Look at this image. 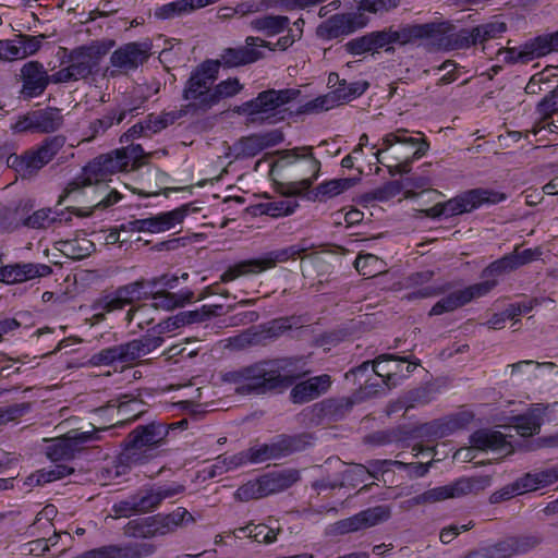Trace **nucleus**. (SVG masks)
Returning a JSON list of instances; mask_svg holds the SVG:
<instances>
[{
  "instance_id": "nucleus-39",
  "label": "nucleus",
  "mask_w": 558,
  "mask_h": 558,
  "mask_svg": "<svg viewBox=\"0 0 558 558\" xmlns=\"http://www.w3.org/2000/svg\"><path fill=\"white\" fill-rule=\"evenodd\" d=\"M536 112L541 119L532 129L534 135L545 129V125L542 124L545 120H548L554 113L558 112V88L551 90L538 102Z\"/></svg>"
},
{
  "instance_id": "nucleus-62",
  "label": "nucleus",
  "mask_w": 558,
  "mask_h": 558,
  "mask_svg": "<svg viewBox=\"0 0 558 558\" xmlns=\"http://www.w3.org/2000/svg\"><path fill=\"white\" fill-rule=\"evenodd\" d=\"M374 51L379 49L389 50L392 43L391 28L369 33Z\"/></svg>"
},
{
  "instance_id": "nucleus-27",
  "label": "nucleus",
  "mask_w": 558,
  "mask_h": 558,
  "mask_svg": "<svg viewBox=\"0 0 558 558\" xmlns=\"http://www.w3.org/2000/svg\"><path fill=\"white\" fill-rule=\"evenodd\" d=\"M244 47L227 48L222 51L220 59L221 62L227 66H239L248 64L263 58L262 51L257 50V47H266L265 40L250 36L245 40Z\"/></svg>"
},
{
  "instance_id": "nucleus-59",
  "label": "nucleus",
  "mask_w": 558,
  "mask_h": 558,
  "mask_svg": "<svg viewBox=\"0 0 558 558\" xmlns=\"http://www.w3.org/2000/svg\"><path fill=\"white\" fill-rule=\"evenodd\" d=\"M367 478V470L363 464H354L345 469L342 473L343 483L355 485L362 483Z\"/></svg>"
},
{
  "instance_id": "nucleus-29",
  "label": "nucleus",
  "mask_w": 558,
  "mask_h": 558,
  "mask_svg": "<svg viewBox=\"0 0 558 558\" xmlns=\"http://www.w3.org/2000/svg\"><path fill=\"white\" fill-rule=\"evenodd\" d=\"M23 78V93L27 97L40 95L50 83V76L43 64L36 61L25 63L21 70Z\"/></svg>"
},
{
  "instance_id": "nucleus-31",
  "label": "nucleus",
  "mask_w": 558,
  "mask_h": 558,
  "mask_svg": "<svg viewBox=\"0 0 558 558\" xmlns=\"http://www.w3.org/2000/svg\"><path fill=\"white\" fill-rule=\"evenodd\" d=\"M433 275V271L425 270L409 276L407 279V287L415 288V290L409 293L405 298L409 301L416 299L433 298L442 294L450 289V286L447 283L425 286L430 281Z\"/></svg>"
},
{
  "instance_id": "nucleus-43",
  "label": "nucleus",
  "mask_w": 558,
  "mask_h": 558,
  "mask_svg": "<svg viewBox=\"0 0 558 558\" xmlns=\"http://www.w3.org/2000/svg\"><path fill=\"white\" fill-rule=\"evenodd\" d=\"M391 515L389 506L380 505L359 512L363 530L387 521Z\"/></svg>"
},
{
  "instance_id": "nucleus-33",
  "label": "nucleus",
  "mask_w": 558,
  "mask_h": 558,
  "mask_svg": "<svg viewBox=\"0 0 558 558\" xmlns=\"http://www.w3.org/2000/svg\"><path fill=\"white\" fill-rule=\"evenodd\" d=\"M538 543L539 539L536 536H527L521 539L508 538L485 548L489 558H510L513 555L529 550Z\"/></svg>"
},
{
  "instance_id": "nucleus-22",
  "label": "nucleus",
  "mask_w": 558,
  "mask_h": 558,
  "mask_svg": "<svg viewBox=\"0 0 558 558\" xmlns=\"http://www.w3.org/2000/svg\"><path fill=\"white\" fill-rule=\"evenodd\" d=\"M296 449L295 439L288 436H280L269 444H259L244 450L246 464L263 463L268 460L280 459Z\"/></svg>"
},
{
  "instance_id": "nucleus-23",
  "label": "nucleus",
  "mask_w": 558,
  "mask_h": 558,
  "mask_svg": "<svg viewBox=\"0 0 558 558\" xmlns=\"http://www.w3.org/2000/svg\"><path fill=\"white\" fill-rule=\"evenodd\" d=\"M107 50L108 48L100 43H93L74 49L69 56L72 71H75L80 78L88 76Z\"/></svg>"
},
{
  "instance_id": "nucleus-17",
  "label": "nucleus",
  "mask_w": 558,
  "mask_h": 558,
  "mask_svg": "<svg viewBox=\"0 0 558 558\" xmlns=\"http://www.w3.org/2000/svg\"><path fill=\"white\" fill-rule=\"evenodd\" d=\"M97 439L94 426H92V430L71 429L63 436L51 439L46 448V453L52 461L71 460L88 444Z\"/></svg>"
},
{
  "instance_id": "nucleus-60",
  "label": "nucleus",
  "mask_w": 558,
  "mask_h": 558,
  "mask_svg": "<svg viewBox=\"0 0 558 558\" xmlns=\"http://www.w3.org/2000/svg\"><path fill=\"white\" fill-rule=\"evenodd\" d=\"M185 5L186 3H184L183 0L169 2L156 10V16L159 19H171L179 16L183 13H186Z\"/></svg>"
},
{
  "instance_id": "nucleus-53",
  "label": "nucleus",
  "mask_w": 558,
  "mask_h": 558,
  "mask_svg": "<svg viewBox=\"0 0 558 558\" xmlns=\"http://www.w3.org/2000/svg\"><path fill=\"white\" fill-rule=\"evenodd\" d=\"M248 538L257 543L271 544L277 539V533L265 524H251Z\"/></svg>"
},
{
  "instance_id": "nucleus-26",
  "label": "nucleus",
  "mask_w": 558,
  "mask_h": 558,
  "mask_svg": "<svg viewBox=\"0 0 558 558\" xmlns=\"http://www.w3.org/2000/svg\"><path fill=\"white\" fill-rule=\"evenodd\" d=\"M281 140V134L277 132L250 135L241 138L230 147L231 155L235 159L253 157L262 150L280 143Z\"/></svg>"
},
{
  "instance_id": "nucleus-51",
  "label": "nucleus",
  "mask_w": 558,
  "mask_h": 558,
  "mask_svg": "<svg viewBox=\"0 0 558 558\" xmlns=\"http://www.w3.org/2000/svg\"><path fill=\"white\" fill-rule=\"evenodd\" d=\"M15 39L20 60L35 54L41 47V39L39 37L19 35L15 36Z\"/></svg>"
},
{
  "instance_id": "nucleus-63",
  "label": "nucleus",
  "mask_w": 558,
  "mask_h": 558,
  "mask_svg": "<svg viewBox=\"0 0 558 558\" xmlns=\"http://www.w3.org/2000/svg\"><path fill=\"white\" fill-rule=\"evenodd\" d=\"M360 530H363L362 523L360 521L359 513L340 520L335 523L333 531L338 534H347L352 532H357Z\"/></svg>"
},
{
  "instance_id": "nucleus-5",
  "label": "nucleus",
  "mask_w": 558,
  "mask_h": 558,
  "mask_svg": "<svg viewBox=\"0 0 558 558\" xmlns=\"http://www.w3.org/2000/svg\"><path fill=\"white\" fill-rule=\"evenodd\" d=\"M518 247L519 246H515L513 253L505 255L502 258L492 263L483 272V277L485 278L483 281L462 290L466 304L474 299L487 295L497 286V276L535 260L542 255L538 247L525 248L522 252H519Z\"/></svg>"
},
{
  "instance_id": "nucleus-6",
  "label": "nucleus",
  "mask_w": 558,
  "mask_h": 558,
  "mask_svg": "<svg viewBox=\"0 0 558 558\" xmlns=\"http://www.w3.org/2000/svg\"><path fill=\"white\" fill-rule=\"evenodd\" d=\"M183 492L184 486L178 483L143 487L128 498L116 502L112 510L117 517L123 518L150 512L157 509L163 500Z\"/></svg>"
},
{
  "instance_id": "nucleus-42",
  "label": "nucleus",
  "mask_w": 558,
  "mask_h": 558,
  "mask_svg": "<svg viewBox=\"0 0 558 558\" xmlns=\"http://www.w3.org/2000/svg\"><path fill=\"white\" fill-rule=\"evenodd\" d=\"M289 20L287 16L281 15H266L254 19L251 26L254 31L263 32L268 36H274L283 31Z\"/></svg>"
},
{
  "instance_id": "nucleus-30",
  "label": "nucleus",
  "mask_w": 558,
  "mask_h": 558,
  "mask_svg": "<svg viewBox=\"0 0 558 558\" xmlns=\"http://www.w3.org/2000/svg\"><path fill=\"white\" fill-rule=\"evenodd\" d=\"M331 385V378L327 374L314 376L296 384L291 390V398L295 403H304L325 393Z\"/></svg>"
},
{
  "instance_id": "nucleus-9",
  "label": "nucleus",
  "mask_w": 558,
  "mask_h": 558,
  "mask_svg": "<svg viewBox=\"0 0 558 558\" xmlns=\"http://www.w3.org/2000/svg\"><path fill=\"white\" fill-rule=\"evenodd\" d=\"M184 211L174 209L167 213H160L156 216L138 219L129 222L128 226H122L120 230H113L109 233L106 244H126L128 242L142 241L140 233H160L173 229L182 222Z\"/></svg>"
},
{
  "instance_id": "nucleus-35",
  "label": "nucleus",
  "mask_w": 558,
  "mask_h": 558,
  "mask_svg": "<svg viewBox=\"0 0 558 558\" xmlns=\"http://www.w3.org/2000/svg\"><path fill=\"white\" fill-rule=\"evenodd\" d=\"M366 23V17L362 12L336 14L327 21L326 28L330 37H338L364 27Z\"/></svg>"
},
{
  "instance_id": "nucleus-49",
  "label": "nucleus",
  "mask_w": 558,
  "mask_h": 558,
  "mask_svg": "<svg viewBox=\"0 0 558 558\" xmlns=\"http://www.w3.org/2000/svg\"><path fill=\"white\" fill-rule=\"evenodd\" d=\"M104 168L108 172L109 177L114 173L126 170V161L123 159L121 149H116L109 154H105L97 157Z\"/></svg>"
},
{
  "instance_id": "nucleus-34",
  "label": "nucleus",
  "mask_w": 558,
  "mask_h": 558,
  "mask_svg": "<svg viewBox=\"0 0 558 558\" xmlns=\"http://www.w3.org/2000/svg\"><path fill=\"white\" fill-rule=\"evenodd\" d=\"M442 32L444 29L440 25L432 23L422 25H411L398 31L391 29V35L393 44L407 45L410 43H414L418 39L436 38Z\"/></svg>"
},
{
  "instance_id": "nucleus-38",
  "label": "nucleus",
  "mask_w": 558,
  "mask_h": 558,
  "mask_svg": "<svg viewBox=\"0 0 558 558\" xmlns=\"http://www.w3.org/2000/svg\"><path fill=\"white\" fill-rule=\"evenodd\" d=\"M298 207V201L287 197L259 204L257 209L262 215H266L271 218H281L292 215Z\"/></svg>"
},
{
  "instance_id": "nucleus-25",
  "label": "nucleus",
  "mask_w": 558,
  "mask_h": 558,
  "mask_svg": "<svg viewBox=\"0 0 558 558\" xmlns=\"http://www.w3.org/2000/svg\"><path fill=\"white\" fill-rule=\"evenodd\" d=\"M506 32V24L494 22L476 26L471 31L461 29L454 34V39L450 43L452 48H466L477 43L497 38Z\"/></svg>"
},
{
  "instance_id": "nucleus-56",
  "label": "nucleus",
  "mask_w": 558,
  "mask_h": 558,
  "mask_svg": "<svg viewBox=\"0 0 558 558\" xmlns=\"http://www.w3.org/2000/svg\"><path fill=\"white\" fill-rule=\"evenodd\" d=\"M51 214L50 209L36 210L24 221V225L34 229L47 227L56 220Z\"/></svg>"
},
{
  "instance_id": "nucleus-14",
  "label": "nucleus",
  "mask_w": 558,
  "mask_h": 558,
  "mask_svg": "<svg viewBox=\"0 0 558 558\" xmlns=\"http://www.w3.org/2000/svg\"><path fill=\"white\" fill-rule=\"evenodd\" d=\"M299 160H305L307 171L312 173L310 178L290 183L287 186L286 194L299 195L307 191L319 177L320 161L313 156L312 146L294 147L282 150L276 161V166L283 168L295 163Z\"/></svg>"
},
{
  "instance_id": "nucleus-54",
  "label": "nucleus",
  "mask_w": 558,
  "mask_h": 558,
  "mask_svg": "<svg viewBox=\"0 0 558 558\" xmlns=\"http://www.w3.org/2000/svg\"><path fill=\"white\" fill-rule=\"evenodd\" d=\"M400 0H361L359 10L371 13L386 12L398 7Z\"/></svg>"
},
{
  "instance_id": "nucleus-58",
  "label": "nucleus",
  "mask_w": 558,
  "mask_h": 558,
  "mask_svg": "<svg viewBox=\"0 0 558 558\" xmlns=\"http://www.w3.org/2000/svg\"><path fill=\"white\" fill-rule=\"evenodd\" d=\"M135 109L136 108H122L119 111L111 112V113L105 116L104 118L98 119L94 123V125H99V129L101 131H105L108 128L112 126L113 124H118V123L122 122L125 119V117L128 116V113L133 112Z\"/></svg>"
},
{
  "instance_id": "nucleus-3",
  "label": "nucleus",
  "mask_w": 558,
  "mask_h": 558,
  "mask_svg": "<svg viewBox=\"0 0 558 558\" xmlns=\"http://www.w3.org/2000/svg\"><path fill=\"white\" fill-rule=\"evenodd\" d=\"M109 178L108 172L104 168V163L96 157L82 169L78 177L68 184L60 202L63 197L73 196L80 191L96 185L90 190V205L85 207H72L71 213L77 217H89L96 210H106L122 199L121 193L104 184Z\"/></svg>"
},
{
  "instance_id": "nucleus-8",
  "label": "nucleus",
  "mask_w": 558,
  "mask_h": 558,
  "mask_svg": "<svg viewBox=\"0 0 558 558\" xmlns=\"http://www.w3.org/2000/svg\"><path fill=\"white\" fill-rule=\"evenodd\" d=\"M163 338L155 335H145L125 343L112 345L95 353L90 361L94 365L133 364L140 357L145 356L161 347Z\"/></svg>"
},
{
  "instance_id": "nucleus-7",
  "label": "nucleus",
  "mask_w": 558,
  "mask_h": 558,
  "mask_svg": "<svg viewBox=\"0 0 558 558\" xmlns=\"http://www.w3.org/2000/svg\"><path fill=\"white\" fill-rule=\"evenodd\" d=\"M193 521L194 518L185 508L178 507L168 514L159 513L151 517L130 520L124 526V534L129 537L136 538L165 536Z\"/></svg>"
},
{
  "instance_id": "nucleus-2",
  "label": "nucleus",
  "mask_w": 558,
  "mask_h": 558,
  "mask_svg": "<svg viewBox=\"0 0 558 558\" xmlns=\"http://www.w3.org/2000/svg\"><path fill=\"white\" fill-rule=\"evenodd\" d=\"M416 134L420 136H412L403 128L385 134L380 140V148L374 153L376 161L385 165L391 175L409 172L411 163L425 156L429 148L422 133Z\"/></svg>"
},
{
  "instance_id": "nucleus-20",
  "label": "nucleus",
  "mask_w": 558,
  "mask_h": 558,
  "mask_svg": "<svg viewBox=\"0 0 558 558\" xmlns=\"http://www.w3.org/2000/svg\"><path fill=\"white\" fill-rule=\"evenodd\" d=\"M368 87V83L365 81H355L348 83L345 80L341 81L338 87L330 90L327 95L317 97L316 99L305 105V111L318 112L327 111L339 104L351 101L356 97L361 96Z\"/></svg>"
},
{
  "instance_id": "nucleus-28",
  "label": "nucleus",
  "mask_w": 558,
  "mask_h": 558,
  "mask_svg": "<svg viewBox=\"0 0 558 558\" xmlns=\"http://www.w3.org/2000/svg\"><path fill=\"white\" fill-rule=\"evenodd\" d=\"M147 51L140 44L130 43L117 49L110 57L112 68L119 72L136 69L147 59Z\"/></svg>"
},
{
  "instance_id": "nucleus-57",
  "label": "nucleus",
  "mask_w": 558,
  "mask_h": 558,
  "mask_svg": "<svg viewBox=\"0 0 558 558\" xmlns=\"http://www.w3.org/2000/svg\"><path fill=\"white\" fill-rule=\"evenodd\" d=\"M120 149L122 151L123 159L126 161V168L129 165H132L133 168H138L144 163L143 159L146 155L141 145H130Z\"/></svg>"
},
{
  "instance_id": "nucleus-50",
  "label": "nucleus",
  "mask_w": 558,
  "mask_h": 558,
  "mask_svg": "<svg viewBox=\"0 0 558 558\" xmlns=\"http://www.w3.org/2000/svg\"><path fill=\"white\" fill-rule=\"evenodd\" d=\"M31 410V403L22 402L0 407V425L14 422L24 416Z\"/></svg>"
},
{
  "instance_id": "nucleus-55",
  "label": "nucleus",
  "mask_w": 558,
  "mask_h": 558,
  "mask_svg": "<svg viewBox=\"0 0 558 558\" xmlns=\"http://www.w3.org/2000/svg\"><path fill=\"white\" fill-rule=\"evenodd\" d=\"M173 120L174 117L171 113L149 114L144 123L148 134H154L167 128Z\"/></svg>"
},
{
  "instance_id": "nucleus-37",
  "label": "nucleus",
  "mask_w": 558,
  "mask_h": 558,
  "mask_svg": "<svg viewBox=\"0 0 558 558\" xmlns=\"http://www.w3.org/2000/svg\"><path fill=\"white\" fill-rule=\"evenodd\" d=\"M35 278H38L37 264H13L0 269V280L7 283L23 282Z\"/></svg>"
},
{
  "instance_id": "nucleus-19",
  "label": "nucleus",
  "mask_w": 558,
  "mask_h": 558,
  "mask_svg": "<svg viewBox=\"0 0 558 558\" xmlns=\"http://www.w3.org/2000/svg\"><path fill=\"white\" fill-rule=\"evenodd\" d=\"M153 299L154 303L151 305L143 304L136 308H131L126 313V319L129 323L135 320L137 327L144 328L145 325H149L154 320V317H151L150 314H153L157 307L172 310L178 306H183L193 299V292L186 291L181 293H170L158 291L154 293Z\"/></svg>"
},
{
  "instance_id": "nucleus-61",
  "label": "nucleus",
  "mask_w": 558,
  "mask_h": 558,
  "mask_svg": "<svg viewBox=\"0 0 558 558\" xmlns=\"http://www.w3.org/2000/svg\"><path fill=\"white\" fill-rule=\"evenodd\" d=\"M395 355H383L378 357L376 361L372 363V369L373 372L383 378V381L388 385V381L391 379L393 375H396V372H392V369L386 367L383 365L385 362H391L395 361Z\"/></svg>"
},
{
  "instance_id": "nucleus-21",
  "label": "nucleus",
  "mask_w": 558,
  "mask_h": 558,
  "mask_svg": "<svg viewBox=\"0 0 558 558\" xmlns=\"http://www.w3.org/2000/svg\"><path fill=\"white\" fill-rule=\"evenodd\" d=\"M215 81V68L210 64H202L192 73L184 89V98L199 108L213 106V89Z\"/></svg>"
},
{
  "instance_id": "nucleus-48",
  "label": "nucleus",
  "mask_w": 558,
  "mask_h": 558,
  "mask_svg": "<svg viewBox=\"0 0 558 558\" xmlns=\"http://www.w3.org/2000/svg\"><path fill=\"white\" fill-rule=\"evenodd\" d=\"M243 88V85L235 77H229L225 81H221L214 89H213V105L218 102L220 99L232 97L239 94Z\"/></svg>"
},
{
  "instance_id": "nucleus-12",
  "label": "nucleus",
  "mask_w": 558,
  "mask_h": 558,
  "mask_svg": "<svg viewBox=\"0 0 558 558\" xmlns=\"http://www.w3.org/2000/svg\"><path fill=\"white\" fill-rule=\"evenodd\" d=\"M168 434L169 427L163 423L138 425L125 439L123 456L132 462H137L144 452L162 446Z\"/></svg>"
},
{
  "instance_id": "nucleus-16",
  "label": "nucleus",
  "mask_w": 558,
  "mask_h": 558,
  "mask_svg": "<svg viewBox=\"0 0 558 558\" xmlns=\"http://www.w3.org/2000/svg\"><path fill=\"white\" fill-rule=\"evenodd\" d=\"M62 146V141L57 137L46 141L36 150H29L22 156L12 154L7 158L8 167L14 169L21 177L34 174L47 165Z\"/></svg>"
},
{
  "instance_id": "nucleus-18",
  "label": "nucleus",
  "mask_w": 558,
  "mask_h": 558,
  "mask_svg": "<svg viewBox=\"0 0 558 558\" xmlns=\"http://www.w3.org/2000/svg\"><path fill=\"white\" fill-rule=\"evenodd\" d=\"M556 482H558V466L538 472L525 473L523 476L517 478L513 483L504 486L498 492H495L490 496V501L496 504L508 500L513 496L533 492Z\"/></svg>"
},
{
  "instance_id": "nucleus-24",
  "label": "nucleus",
  "mask_w": 558,
  "mask_h": 558,
  "mask_svg": "<svg viewBox=\"0 0 558 558\" xmlns=\"http://www.w3.org/2000/svg\"><path fill=\"white\" fill-rule=\"evenodd\" d=\"M144 286V281H135L120 287L116 292L99 299L96 306L106 312L121 310L148 293V291H143ZM149 293H153V291H149Z\"/></svg>"
},
{
  "instance_id": "nucleus-11",
  "label": "nucleus",
  "mask_w": 558,
  "mask_h": 558,
  "mask_svg": "<svg viewBox=\"0 0 558 558\" xmlns=\"http://www.w3.org/2000/svg\"><path fill=\"white\" fill-rule=\"evenodd\" d=\"M300 478L299 472L288 470L268 473L257 480L248 481L235 490V498L240 501H250L280 493L291 487Z\"/></svg>"
},
{
  "instance_id": "nucleus-1",
  "label": "nucleus",
  "mask_w": 558,
  "mask_h": 558,
  "mask_svg": "<svg viewBox=\"0 0 558 558\" xmlns=\"http://www.w3.org/2000/svg\"><path fill=\"white\" fill-rule=\"evenodd\" d=\"M290 359L264 360L226 372L222 380L235 386L240 395H264L291 386L299 375L289 371Z\"/></svg>"
},
{
  "instance_id": "nucleus-46",
  "label": "nucleus",
  "mask_w": 558,
  "mask_h": 558,
  "mask_svg": "<svg viewBox=\"0 0 558 558\" xmlns=\"http://www.w3.org/2000/svg\"><path fill=\"white\" fill-rule=\"evenodd\" d=\"M221 307V305H203L199 310L182 312L175 316V324L185 325L204 322L209 317L217 315V310H220Z\"/></svg>"
},
{
  "instance_id": "nucleus-36",
  "label": "nucleus",
  "mask_w": 558,
  "mask_h": 558,
  "mask_svg": "<svg viewBox=\"0 0 558 558\" xmlns=\"http://www.w3.org/2000/svg\"><path fill=\"white\" fill-rule=\"evenodd\" d=\"M472 447L480 450H492L499 453H509L511 446L506 436L498 430L481 429L471 436Z\"/></svg>"
},
{
  "instance_id": "nucleus-47",
  "label": "nucleus",
  "mask_w": 558,
  "mask_h": 558,
  "mask_svg": "<svg viewBox=\"0 0 558 558\" xmlns=\"http://www.w3.org/2000/svg\"><path fill=\"white\" fill-rule=\"evenodd\" d=\"M355 181L353 179L348 178L325 181L317 186V194L333 197L352 187Z\"/></svg>"
},
{
  "instance_id": "nucleus-40",
  "label": "nucleus",
  "mask_w": 558,
  "mask_h": 558,
  "mask_svg": "<svg viewBox=\"0 0 558 558\" xmlns=\"http://www.w3.org/2000/svg\"><path fill=\"white\" fill-rule=\"evenodd\" d=\"M196 340L185 339L184 342L175 343L162 352L166 360H174V362H183L197 356L201 348L196 345Z\"/></svg>"
},
{
  "instance_id": "nucleus-52",
  "label": "nucleus",
  "mask_w": 558,
  "mask_h": 558,
  "mask_svg": "<svg viewBox=\"0 0 558 558\" xmlns=\"http://www.w3.org/2000/svg\"><path fill=\"white\" fill-rule=\"evenodd\" d=\"M73 472V469L66 466V465H56L54 468L50 470H43L38 472L37 474L33 475L31 480L36 478V483L38 485H43L46 483H50L60 478L65 477L66 475L71 474Z\"/></svg>"
},
{
  "instance_id": "nucleus-41",
  "label": "nucleus",
  "mask_w": 558,
  "mask_h": 558,
  "mask_svg": "<svg viewBox=\"0 0 558 558\" xmlns=\"http://www.w3.org/2000/svg\"><path fill=\"white\" fill-rule=\"evenodd\" d=\"M244 452H238L232 456L221 454L215 459L210 466L209 475L211 477L222 475L226 472L235 470L240 466L246 465Z\"/></svg>"
},
{
  "instance_id": "nucleus-13",
  "label": "nucleus",
  "mask_w": 558,
  "mask_h": 558,
  "mask_svg": "<svg viewBox=\"0 0 558 558\" xmlns=\"http://www.w3.org/2000/svg\"><path fill=\"white\" fill-rule=\"evenodd\" d=\"M300 246H289L282 250H275L268 252L263 257L242 260L233 266H230L220 277L222 282L235 280L241 276L257 275L267 269L275 267L278 263H282L293 257L300 252H305L306 248H299Z\"/></svg>"
},
{
  "instance_id": "nucleus-64",
  "label": "nucleus",
  "mask_w": 558,
  "mask_h": 558,
  "mask_svg": "<svg viewBox=\"0 0 558 558\" xmlns=\"http://www.w3.org/2000/svg\"><path fill=\"white\" fill-rule=\"evenodd\" d=\"M401 191L398 182H388L385 185L374 190L373 197L377 201L384 202L397 196Z\"/></svg>"
},
{
  "instance_id": "nucleus-44",
  "label": "nucleus",
  "mask_w": 558,
  "mask_h": 558,
  "mask_svg": "<svg viewBox=\"0 0 558 558\" xmlns=\"http://www.w3.org/2000/svg\"><path fill=\"white\" fill-rule=\"evenodd\" d=\"M37 122V132L49 133L58 130L62 124V117L57 109L34 111Z\"/></svg>"
},
{
  "instance_id": "nucleus-10",
  "label": "nucleus",
  "mask_w": 558,
  "mask_h": 558,
  "mask_svg": "<svg viewBox=\"0 0 558 558\" xmlns=\"http://www.w3.org/2000/svg\"><path fill=\"white\" fill-rule=\"evenodd\" d=\"M504 199L505 195L499 192L476 189L457 195L445 203H436L430 208L421 211L430 218H449L470 213L483 205L498 204Z\"/></svg>"
},
{
  "instance_id": "nucleus-45",
  "label": "nucleus",
  "mask_w": 558,
  "mask_h": 558,
  "mask_svg": "<svg viewBox=\"0 0 558 558\" xmlns=\"http://www.w3.org/2000/svg\"><path fill=\"white\" fill-rule=\"evenodd\" d=\"M465 304L466 303L462 290L453 291L452 293L436 302L430 308L429 315L437 316L444 313L452 312Z\"/></svg>"
},
{
  "instance_id": "nucleus-32",
  "label": "nucleus",
  "mask_w": 558,
  "mask_h": 558,
  "mask_svg": "<svg viewBox=\"0 0 558 558\" xmlns=\"http://www.w3.org/2000/svg\"><path fill=\"white\" fill-rule=\"evenodd\" d=\"M551 51H558V32L550 35L539 36L531 43H527L517 53V57H511V60L525 63Z\"/></svg>"
},
{
  "instance_id": "nucleus-4",
  "label": "nucleus",
  "mask_w": 558,
  "mask_h": 558,
  "mask_svg": "<svg viewBox=\"0 0 558 558\" xmlns=\"http://www.w3.org/2000/svg\"><path fill=\"white\" fill-rule=\"evenodd\" d=\"M298 95L299 90L295 89L265 90L256 98L238 106L234 111L251 122L277 123L291 114L289 104Z\"/></svg>"
},
{
  "instance_id": "nucleus-15",
  "label": "nucleus",
  "mask_w": 558,
  "mask_h": 558,
  "mask_svg": "<svg viewBox=\"0 0 558 558\" xmlns=\"http://www.w3.org/2000/svg\"><path fill=\"white\" fill-rule=\"evenodd\" d=\"M487 485L488 480L485 477H461L448 485L430 488L413 497L410 502L412 505H424L442 501L449 498H460L462 496L484 489Z\"/></svg>"
}]
</instances>
